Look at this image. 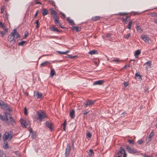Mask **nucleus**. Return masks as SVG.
Returning a JSON list of instances; mask_svg holds the SVG:
<instances>
[{"label": "nucleus", "instance_id": "nucleus-1", "mask_svg": "<svg viewBox=\"0 0 157 157\" xmlns=\"http://www.w3.org/2000/svg\"><path fill=\"white\" fill-rule=\"evenodd\" d=\"M0 106L2 109L8 111H11L12 110L7 104L5 103L3 101L1 100H0Z\"/></svg>", "mask_w": 157, "mask_h": 157}, {"label": "nucleus", "instance_id": "nucleus-2", "mask_svg": "<svg viewBox=\"0 0 157 157\" xmlns=\"http://www.w3.org/2000/svg\"><path fill=\"white\" fill-rule=\"evenodd\" d=\"M16 33V29H14L12 32L8 36V40L10 42L13 41L14 43L16 40L14 39L15 33Z\"/></svg>", "mask_w": 157, "mask_h": 157}, {"label": "nucleus", "instance_id": "nucleus-3", "mask_svg": "<svg viewBox=\"0 0 157 157\" xmlns=\"http://www.w3.org/2000/svg\"><path fill=\"white\" fill-rule=\"evenodd\" d=\"M37 114L38 117L37 119L39 120L40 122H41L43 119L46 117L45 114L43 112H38Z\"/></svg>", "mask_w": 157, "mask_h": 157}, {"label": "nucleus", "instance_id": "nucleus-4", "mask_svg": "<svg viewBox=\"0 0 157 157\" xmlns=\"http://www.w3.org/2000/svg\"><path fill=\"white\" fill-rule=\"evenodd\" d=\"M95 101V100L93 101L88 99L83 103V105L85 107H87V106L90 107L94 104Z\"/></svg>", "mask_w": 157, "mask_h": 157}, {"label": "nucleus", "instance_id": "nucleus-5", "mask_svg": "<svg viewBox=\"0 0 157 157\" xmlns=\"http://www.w3.org/2000/svg\"><path fill=\"white\" fill-rule=\"evenodd\" d=\"M141 38L146 43L150 44L151 42V40L149 37L145 35H142Z\"/></svg>", "mask_w": 157, "mask_h": 157}, {"label": "nucleus", "instance_id": "nucleus-6", "mask_svg": "<svg viewBox=\"0 0 157 157\" xmlns=\"http://www.w3.org/2000/svg\"><path fill=\"white\" fill-rule=\"evenodd\" d=\"M71 150V146L70 144H68L67 145L66 149L65 155L66 157H68Z\"/></svg>", "mask_w": 157, "mask_h": 157}, {"label": "nucleus", "instance_id": "nucleus-7", "mask_svg": "<svg viewBox=\"0 0 157 157\" xmlns=\"http://www.w3.org/2000/svg\"><path fill=\"white\" fill-rule=\"evenodd\" d=\"M125 147L127 151L129 153L131 154H133L136 152V149L133 148H131L128 145H126Z\"/></svg>", "mask_w": 157, "mask_h": 157}, {"label": "nucleus", "instance_id": "nucleus-8", "mask_svg": "<svg viewBox=\"0 0 157 157\" xmlns=\"http://www.w3.org/2000/svg\"><path fill=\"white\" fill-rule=\"evenodd\" d=\"M46 126L51 131L53 130V125L52 122L49 121H46Z\"/></svg>", "mask_w": 157, "mask_h": 157}, {"label": "nucleus", "instance_id": "nucleus-9", "mask_svg": "<svg viewBox=\"0 0 157 157\" xmlns=\"http://www.w3.org/2000/svg\"><path fill=\"white\" fill-rule=\"evenodd\" d=\"M50 10L51 14L53 15V18L54 19L59 17L57 15V12L55 10L52 9H51Z\"/></svg>", "mask_w": 157, "mask_h": 157}, {"label": "nucleus", "instance_id": "nucleus-10", "mask_svg": "<svg viewBox=\"0 0 157 157\" xmlns=\"http://www.w3.org/2000/svg\"><path fill=\"white\" fill-rule=\"evenodd\" d=\"M124 149L121 147H120V150L117 153V155H118L117 156L121 157L122 155L123 152H124Z\"/></svg>", "mask_w": 157, "mask_h": 157}, {"label": "nucleus", "instance_id": "nucleus-11", "mask_svg": "<svg viewBox=\"0 0 157 157\" xmlns=\"http://www.w3.org/2000/svg\"><path fill=\"white\" fill-rule=\"evenodd\" d=\"M104 82V81L103 80H100L94 81L93 83V85H101Z\"/></svg>", "mask_w": 157, "mask_h": 157}, {"label": "nucleus", "instance_id": "nucleus-12", "mask_svg": "<svg viewBox=\"0 0 157 157\" xmlns=\"http://www.w3.org/2000/svg\"><path fill=\"white\" fill-rule=\"evenodd\" d=\"M49 29L50 30L52 31L56 32L57 33H59L60 32V31L56 27H50Z\"/></svg>", "mask_w": 157, "mask_h": 157}, {"label": "nucleus", "instance_id": "nucleus-13", "mask_svg": "<svg viewBox=\"0 0 157 157\" xmlns=\"http://www.w3.org/2000/svg\"><path fill=\"white\" fill-rule=\"evenodd\" d=\"M9 132H6L4 134L3 137V139L4 141H6L8 138Z\"/></svg>", "mask_w": 157, "mask_h": 157}, {"label": "nucleus", "instance_id": "nucleus-14", "mask_svg": "<svg viewBox=\"0 0 157 157\" xmlns=\"http://www.w3.org/2000/svg\"><path fill=\"white\" fill-rule=\"evenodd\" d=\"M0 118L1 120L7 123L8 122V118L6 117L3 115L0 114Z\"/></svg>", "mask_w": 157, "mask_h": 157}, {"label": "nucleus", "instance_id": "nucleus-15", "mask_svg": "<svg viewBox=\"0 0 157 157\" xmlns=\"http://www.w3.org/2000/svg\"><path fill=\"white\" fill-rule=\"evenodd\" d=\"M34 96H36L37 98H40L42 97V94L41 93H39L38 91L34 92Z\"/></svg>", "mask_w": 157, "mask_h": 157}, {"label": "nucleus", "instance_id": "nucleus-16", "mask_svg": "<svg viewBox=\"0 0 157 157\" xmlns=\"http://www.w3.org/2000/svg\"><path fill=\"white\" fill-rule=\"evenodd\" d=\"M21 123L23 125V126L26 128V126L27 125V123H26V121L25 120H24L23 119H20Z\"/></svg>", "mask_w": 157, "mask_h": 157}, {"label": "nucleus", "instance_id": "nucleus-17", "mask_svg": "<svg viewBox=\"0 0 157 157\" xmlns=\"http://www.w3.org/2000/svg\"><path fill=\"white\" fill-rule=\"evenodd\" d=\"M75 112L74 110L72 109L70 113V116L71 119H73L75 117Z\"/></svg>", "mask_w": 157, "mask_h": 157}, {"label": "nucleus", "instance_id": "nucleus-18", "mask_svg": "<svg viewBox=\"0 0 157 157\" xmlns=\"http://www.w3.org/2000/svg\"><path fill=\"white\" fill-rule=\"evenodd\" d=\"M71 29L72 30H75L76 32H78L80 31L81 30V28L80 27H75L72 26L71 28Z\"/></svg>", "mask_w": 157, "mask_h": 157}, {"label": "nucleus", "instance_id": "nucleus-19", "mask_svg": "<svg viewBox=\"0 0 157 157\" xmlns=\"http://www.w3.org/2000/svg\"><path fill=\"white\" fill-rule=\"evenodd\" d=\"M0 26L2 27L3 29L5 31L6 33H7L8 31V29L7 28H6L5 25L3 24L1 21H0Z\"/></svg>", "mask_w": 157, "mask_h": 157}, {"label": "nucleus", "instance_id": "nucleus-20", "mask_svg": "<svg viewBox=\"0 0 157 157\" xmlns=\"http://www.w3.org/2000/svg\"><path fill=\"white\" fill-rule=\"evenodd\" d=\"M48 11L45 8L43 9L42 14L43 16H45L48 14Z\"/></svg>", "mask_w": 157, "mask_h": 157}, {"label": "nucleus", "instance_id": "nucleus-21", "mask_svg": "<svg viewBox=\"0 0 157 157\" xmlns=\"http://www.w3.org/2000/svg\"><path fill=\"white\" fill-rule=\"evenodd\" d=\"M67 20L71 25H75L74 21L71 19L69 17H67Z\"/></svg>", "mask_w": 157, "mask_h": 157}, {"label": "nucleus", "instance_id": "nucleus-22", "mask_svg": "<svg viewBox=\"0 0 157 157\" xmlns=\"http://www.w3.org/2000/svg\"><path fill=\"white\" fill-rule=\"evenodd\" d=\"M59 17H58L56 19H55L54 20V22L55 24L57 26H59V25L61 24L60 22L59 21Z\"/></svg>", "mask_w": 157, "mask_h": 157}, {"label": "nucleus", "instance_id": "nucleus-23", "mask_svg": "<svg viewBox=\"0 0 157 157\" xmlns=\"http://www.w3.org/2000/svg\"><path fill=\"white\" fill-rule=\"evenodd\" d=\"M50 63L48 61H46L45 62H43L40 65L41 67H44L47 66L48 64H49Z\"/></svg>", "mask_w": 157, "mask_h": 157}, {"label": "nucleus", "instance_id": "nucleus-24", "mask_svg": "<svg viewBox=\"0 0 157 157\" xmlns=\"http://www.w3.org/2000/svg\"><path fill=\"white\" fill-rule=\"evenodd\" d=\"M88 53L91 55H92L94 54H98V52L97 51L95 50H93L89 52Z\"/></svg>", "mask_w": 157, "mask_h": 157}, {"label": "nucleus", "instance_id": "nucleus-25", "mask_svg": "<svg viewBox=\"0 0 157 157\" xmlns=\"http://www.w3.org/2000/svg\"><path fill=\"white\" fill-rule=\"evenodd\" d=\"M141 52L140 50H137L135 52L134 56L136 58L138 57L139 55L140 54Z\"/></svg>", "mask_w": 157, "mask_h": 157}, {"label": "nucleus", "instance_id": "nucleus-26", "mask_svg": "<svg viewBox=\"0 0 157 157\" xmlns=\"http://www.w3.org/2000/svg\"><path fill=\"white\" fill-rule=\"evenodd\" d=\"M56 73L54 69L53 68L51 69L50 73V76L51 77H52L54 75H56Z\"/></svg>", "mask_w": 157, "mask_h": 157}, {"label": "nucleus", "instance_id": "nucleus-27", "mask_svg": "<svg viewBox=\"0 0 157 157\" xmlns=\"http://www.w3.org/2000/svg\"><path fill=\"white\" fill-rule=\"evenodd\" d=\"M154 135V132L153 131L151 132L149 136V137L148 138V141H150L151 140V137H152Z\"/></svg>", "mask_w": 157, "mask_h": 157}, {"label": "nucleus", "instance_id": "nucleus-28", "mask_svg": "<svg viewBox=\"0 0 157 157\" xmlns=\"http://www.w3.org/2000/svg\"><path fill=\"white\" fill-rule=\"evenodd\" d=\"M100 19V17L99 16H96L93 17L92 18V20L93 21H95L99 20Z\"/></svg>", "mask_w": 157, "mask_h": 157}, {"label": "nucleus", "instance_id": "nucleus-29", "mask_svg": "<svg viewBox=\"0 0 157 157\" xmlns=\"http://www.w3.org/2000/svg\"><path fill=\"white\" fill-rule=\"evenodd\" d=\"M136 28L137 31H138L139 33H141L142 31V29L140 27L139 25L136 26Z\"/></svg>", "mask_w": 157, "mask_h": 157}, {"label": "nucleus", "instance_id": "nucleus-30", "mask_svg": "<svg viewBox=\"0 0 157 157\" xmlns=\"http://www.w3.org/2000/svg\"><path fill=\"white\" fill-rule=\"evenodd\" d=\"M32 3L33 4H34V5L40 4L41 5H42V3L38 1L37 0L35 1V0H34L33 1Z\"/></svg>", "mask_w": 157, "mask_h": 157}, {"label": "nucleus", "instance_id": "nucleus-31", "mask_svg": "<svg viewBox=\"0 0 157 157\" xmlns=\"http://www.w3.org/2000/svg\"><path fill=\"white\" fill-rule=\"evenodd\" d=\"M88 155L90 156H92L94 155V152L92 150L90 149L89 152H88Z\"/></svg>", "mask_w": 157, "mask_h": 157}, {"label": "nucleus", "instance_id": "nucleus-32", "mask_svg": "<svg viewBox=\"0 0 157 157\" xmlns=\"http://www.w3.org/2000/svg\"><path fill=\"white\" fill-rule=\"evenodd\" d=\"M9 118H10V122L13 124V123L15 122L14 120L12 117L11 115H10Z\"/></svg>", "mask_w": 157, "mask_h": 157}, {"label": "nucleus", "instance_id": "nucleus-33", "mask_svg": "<svg viewBox=\"0 0 157 157\" xmlns=\"http://www.w3.org/2000/svg\"><path fill=\"white\" fill-rule=\"evenodd\" d=\"M132 22H132V21H131L129 22L127 26V28H128L129 29H131V25H132Z\"/></svg>", "mask_w": 157, "mask_h": 157}, {"label": "nucleus", "instance_id": "nucleus-34", "mask_svg": "<svg viewBox=\"0 0 157 157\" xmlns=\"http://www.w3.org/2000/svg\"><path fill=\"white\" fill-rule=\"evenodd\" d=\"M67 124V121H64V122L62 124V126L63 127V129L64 131H65L66 125Z\"/></svg>", "mask_w": 157, "mask_h": 157}, {"label": "nucleus", "instance_id": "nucleus-35", "mask_svg": "<svg viewBox=\"0 0 157 157\" xmlns=\"http://www.w3.org/2000/svg\"><path fill=\"white\" fill-rule=\"evenodd\" d=\"M5 31H0V36L2 37H3L4 36V35L6 33Z\"/></svg>", "mask_w": 157, "mask_h": 157}, {"label": "nucleus", "instance_id": "nucleus-36", "mask_svg": "<svg viewBox=\"0 0 157 157\" xmlns=\"http://www.w3.org/2000/svg\"><path fill=\"white\" fill-rule=\"evenodd\" d=\"M25 41H22L18 43V45L19 46H23L24 44L25 43Z\"/></svg>", "mask_w": 157, "mask_h": 157}, {"label": "nucleus", "instance_id": "nucleus-37", "mask_svg": "<svg viewBox=\"0 0 157 157\" xmlns=\"http://www.w3.org/2000/svg\"><path fill=\"white\" fill-rule=\"evenodd\" d=\"M91 136V134L89 132L86 133V136L87 138H90Z\"/></svg>", "mask_w": 157, "mask_h": 157}, {"label": "nucleus", "instance_id": "nucleus-38", "mask_svg": "<svg viewBox=\"0 0 157 157\" xmlns=\"http://www.w3.org/2000/svg\"><path fill=\"white\" fill-rule=\"evenodd\" d=\"M150 15L151 17H157V13H155L154 12L153 13H151L150 14Z\"/></svg>", "mask_w": 157, "mask_h": 157}, {"label": "nucleus", "instance_id": "nucleus-39", "mask_svg": "<svg viewBox=\"0 0 157 157\" xmlns=\"http://www.w3.org/2000/svg\"><path fill=\"white\" fill-rule=\"evenodd\" d=\"M130 36V33H128L127 34L124 35V36L125 39H128Z\"/></svg>", "mask_w": 157, "mask_h": 157}, {"label": "nucleus", "instance_id": "nucleus-40", "mask_svg": "<svg viewBox=\"0 0 157 157\" xmlns=\"http://www.w3.org/2000/svg\"><path fill=\"white\" fill-rule=\"evenodd\" d=\"M13 136V135L11 133V131H10V132L9 133V137L8 138L10 139V140L12 138Z\"/></svg>", "mask_w": 157, "mask_h": 157}, {"label": "nucleus", "instance_id": "nucleus-41", "mask_svg": "<svg viewBox=\"0 0 157 157\" xmlns=\"http://www.w3.org/2000/svg\"><path fill=\"white\" fill-rule=\"evenodd\" d=\"M35 23L36 24V29H38L39 27V20H36Z\"/></svg>", "mask_w": 157, "mask_h": 157}, {"label": "nucleus", "instance_id": "nucleus-42", "mask_svg": "<svg viewBox=\"0 0 157 157\" xmlns=\"http://www.w3.org/2000/svg\"><path fill=\"white\" fill-rule=\"evenodd\" d=\"M15 35L16 36V38H20V35H19L18 33L17 32V30L16 29V33H15Z\"/></svg>", "mask_w": 157, "mask_h": 157}, {"label": "nucleus", "instance_id": "nucleus-43", "mask_svg": "<svg viewBox=\"0 0 157 157\" xmlns=\"http://www.w3.org/2000/svg\"><path fill=\"white\" fill-rule=\"evenodd\" d=\"M3 147L5 149H7L9 148L8 143L7 142H6L5 145L3 146Z\"/></svg>", "mask_w": 157, "mask_h": 157}, {"label": "nucleus", "instance_id": "nucleus-44", "mask_svg": "<svg viewBox=\"0 0 157 157\" xmlns=\"http://www.w3.org/2000/svg\"><path fill=\"white\" fill-rule=\"evenodd\" d=\"M119 19H120L121 20L123 21H124L125 23L126 24H127V20H126V19H124L123 17H121V18H119Z\"/></svg>", "mask_w": 157, "mask_h": 157}, {"label": "nucleus", "instance_id": "nucleus-45", "mask_svg": "<svg viewBox=\"0 0 157 157\" xmlns=\"http://www.w3.org/2000/svg\"><path fill=\"white\" fill-rule=\"evenodd\" d=\"M135 76L137 77V78L140 79L141 78V76L139 75L138 73H136L135 74Z\"/></svg>", "mask_w": 157, "mask_h": 157}, {"label": "nucleus", "instance_id": "nucleus-46", "mask_svg": "<svg viewBox=\"0 0 157 157\" xmlns=\"http://www.w3.org/2000/svg\"><path fill=\"white\" fill-rule=\"evenodd\" d=\"M68 58L71 59H73L77 57V56H72L71 55H68Z\"/></svg>", "mask_w": 157, "mask_h": 157}, {"label": "nucleus", "instance_id": "nucleus-47", "mask_svg": "<svg viewBox=\"0 0 157 157\" xmlns=\"http://www.w3.org/2000/svg\"><path fill=\"white\" fill-rule=\"evenodd\" d=\"M51 4H52V5L54 6L55 8V9L56 10V8H57V6L56 5L55 2L54 1H52L51 2Z\"/></svg>", "mask_w": 157, "mask_h": 157}, {"label": "nucleus", "instance_id": "nucleus-48", "mask_svg": "<svg viewBox=\"0 0 157 157\" xmlns=\"http://www.w3.org/2000/svg\"><path fill=\"white\" fill-rule=\"evenodd\" d=\"M128 13H120L117 15H120L121 16L127 15Z\"/></svg>", "mask_w": 157, "mask_h": 157}, {"label": "nucleus", "instance_id": "nucleus-49", "mask_svg": "<svg viewBox=\"0 0 157 157\" xmlns=\"http://www.w3.org/2000/svg\"><path fill=\"white\" fill-rule=\"evenodd\" d=\"M151 61H148L144 65L147 64L148 66L150 67L151 65Z\"/></svg>", "mask_w": 157, "mask_h": 157}, {"label": "nucleus", "instance_id": "nucleus-50", "mask_svg": "<svg viewBox=\"0 0 157 157\" xmlns=\"http://www.w3.org/2000/svg\"><path fill=\"white\" fill-rule=\"evenodd\" d=\"M5 8V7L4 6H2L1 9V13H3L4 11V9Z\"/></svg>", "mask_w": 157, "mask_h": 157}, {"label": "nucleus", "instance_id": "nucleus-51", "mask_svg": "<svg viewBox=\"0 0 157 157\" xmlns=\"http://www.w3.org/2000/svg\"><path fill=\"white\" fill-rule=\"evenodd\" d=\"M123 84L124 85V86L125 87H126L128 86V82H124L123 83Z\"/></svg>", "mask_w": 157, "mask_h": 157}, {"label": "nucleus", "instance_id": "nucleus-52", "mask_svg": "<svg viewBox=\"0 0 157 157\" xmlns=\"http://www.w3.org/2000/svg\"><path fill=\"white\" fill-rule=\"evenodd\" d=\"M137 143L139 144H141L144 143V141L142 140H139L137 141Z\"/></svg>", "mask_w": 157, "mask_h": 157}, {"label": "nucleus", "instance_id": "nucleus-53", "mask_svg": "<svg viewBox=\"0 0 157 157\" xmlns=\"http://www.w3.org/2000/svg\"><path fill=\"white\" fill-rule=\"evenodd\" d=\"M5 117H7V118H8V117L9 116H9H10V114L9 113H8V112H5Z\"/></svg>", "mask_w": 157, "mask_h": 157}, {"label": "nucleus", "instance_id": "nucleus-54", "mask_svg": "<svg viewBox=\"0 0 157 157\" xmlns=\"http://www.w3.org/2000/svg\"><path fill=\"white\" fill-rule=\"evenodd\" d=\"M112 34L111 33H107L105 34V37H109L111 36L112 35Z\"/></svg>", "mask_w": 157, "mask_h": 157}, {"label": "nucleus", "instance_id": "nucleus-55", "mask_svg": "<svg viewBox=\"0 0 157 157\" xmlns=\"http://www.w3.org/2000/svg\"><path fill=\"white\" fill-rule=\"evenodd\" d=\"M130 67V66L128 64H126L125 65L124 67L122 69L124 70L125 69H126L127 68Z\"/></svg>", "mask_w": 157, "mask_h": 157}, {"label": "nucleus", "instance_id": "nucleus-56", "mask_svg": "<svg viewBox=\"0 0 157 157\" xmlns=\"http://www.w3.org/2000/svg\"><path fill=\"white\" fill-rule=\"evenodd\" d=\"M60 13L61 14L62 16L63 17V18H66V15L65 14H64L62 12H61Z\"/></svg>", "mask_w": 157, "mask_h": 157}, {"label": "nucleus", "instance_id": "nucleus-57", "mask_svg": "<svg viewBox=\"0 0 157 157\" xmlns=\"http://www.w3.org/2000/svg\"><path fill=\"white\" fill-rule=\"evenodd\" d=\"M128 142L129 144H134V141L133 140H128Z\"/></svg>", "mask_w": 157, "mask_h": 157}, {"label": "nucleus", "instance_id": "nucleus-58", "mask_svg": "<svg viewBox=\"0 0 157 157\" xmlns=\"http://www.w3.org/2000/svg\"><path fill=\"white\" fill-rule=\"evenodd\" d=\"M89 111H87L86 110L84 111L83 113V115H84V117H85L84 116L87 114L89 113Z\"/></svg>", "mask_w": 157, "mask_h": 157}, {"label": "nucleus", "instance_id": "nucleus-59", "mask_svg": "<svg viewBox=\"0 0 157 157\" xmlns=\"http://www.w3.org/2000/svg\"><path fill=\"white\" fill-rule=\"evenodd\" d=\"M28 35H29L28 32L27 31H26L25 33V38L27 37L28 36Z\"/></svg>", "mask_w": 157, "mask_h": 157}, {"label": "nucleus", "instance_id": "nucleus-60", "mask_svg": "<svg viewBox=\"0 0 157 157\" xmlns=\"http://www.w3.org/2000/svg\"><path fill=\"white\" fill-rule=\"evenodd\" d=\"M74 140H72V146L73 148V149H75V147L74 145Z\"/></svg>", "mask_w": 157, "mask_h": 157}, {"label": "nucleus", "instance_id": "nucleus-61", "mask_svg": "<svg viewBox=\"0 0 157 157\" xmlns=\"http://www.w3.org/2000/svg\"><path fill=\"white\" fill-rule=\"evenodd\" d=\"M24 114L26 115L27 114V110L26 108L24 109Z\"/></svg>", "mask_w": 157, "mask_h": 157}, {"label": "nucleus", "instance_id": "nucleus-62", "mask_svg": "<svg viewBox=\"0 0 157 157\" xmlns=\"http://www.w3.org/2000/svg\"><path fill=\"white\" fill-rule=\"evenodd\" d=\"M112 62H118L120 61V60H118V59L117 58V59H113L111 60Z\"/></svg>", "mask_w": 157, "mask_h": 157}, {"label": "nucleus", "instance_id": "nucleus-63", "mask_svg": "<svg viewBox=\"0 0 157 157\" xmlns=\"http://www.w3.org/2000/svg\"><path fill=\"white\" fill-rule=\"evenodd\" d=\"M9 16V14L6 13V15L5 16V18L7 19V20H8V16Z\"/></svg>", "mask_w": 157, "mask_h": 157}, {"label": "nucleus", "instance_id": "nucleus-64", "mask_svg": "<svg viewBox=\"0 0 157 157\" xmlns=\"http://www.w3.org/2000/svg\"><path fill=\"white\" fill-rule=\"evenodd\" d=\"M144 157H153L152 156H149L148 155H146V154H145L144 155Z\"/></svg>", "mask_w": 157, "mask_h": 157}]
</instances>
